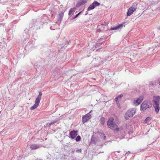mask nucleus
<instances>
[{
    "label": "nucleus",
    "mask_w": 160,
    "mask_h": 160,
    "mask_svg": "<svg viewBox=\"0 0 160 160\" xmlns=\"http://www.w3.org/2000/svg\"><path fill=\"white\" fill-rule=\"evenodd\" d=\"M98 141V139L97 138L94 136V135H92L91 138V143L93 144H95Z\"/></svg>",
    "instance_id": "nucleus-11"
},
{
    "label": "nucleus",
    "mask_w": 160,
    "mask_h": 160,
    "mask_svg": "<svg viewBox=\"0 0 160 160\" xmlns=\"http://www.w3.org/2000/svg\"><path fill=\"white\" fill-rule=\"evenodd\" d=\"M137 4H133L132 6L130 8H132L133 9L134 11H135L137 8Z\"/></svg>",
    "instance_id": "nucleus-21"
},
{
    "label": "nucleus",
    "mask_w": 160,
    "mask_h": 160,
    "mask_svg": "<svg viewBox=\"0 0 160 160\" xmlns=\"http://www.w3.org/2000/svg\"><path fill=\"white\" fill-rule=\"evenodd\" d=\"M98 133L101 137L103 138L104 140H106V137L103 133L99 132H98Z\"/></svg>",
    "instance_id": "nucleus-16"
},
{
    "label": "nucleus",
    "mask_w": 160,
    "mask_h": 160,
    "mask_svg": "<svg viewBox=\"0 0 160 160\" xmlns=\"http://www.w3.org/2000/svg\"><path fill=\"white\" fill-rule=\"evenodd\" d=\"M152 103L153 107L155 109V112L157 113L160 110L159 102L160 101V97L158 96H154L153 97Z\"/></svg>",
    "instance_id": "nucleus-1"
},
{
    "label": "nucleus",
    "mask_w": 160,
    "mask_h": 160,
    "mask_svg": "<svg viewBox=\"0 0 160 160\" xmlns=\"http://www.w3.org/2000/svg\"><path fill=\"white\" fill-rule=\"evenodd\" d=\"M116 127V129L115 128V129L114 130H116V131H119V128L118 127V126H117V127Z\"/></svg>",
    "instance_id": "nucleus-31"
},
{
    "label": "nucleus",
    "mask_w": 160,
    "mask_h": 160,
    "mask_svg": "<svg viewBox=\"0 0 160 160\" xmlns=\"http://www.w3.org/2000/svg\"><path fill=\"white\" fill-rule=\"evenodd\" d=\"M117 152H118L119 153V152H120V151H117Z\"/></svg>",
    "instance_id": "nucleus-42"
},
{
    "label": "nucleus",
    "mask_w": 160,
    "mask_h": 160,
    "mask_svg": "<svg viewBox=\"0 0 160 160\" xmlns=\"http://www.w3.org/2000/svg\"><path fill=\"white\" fill-rule=\"evenodd\" d=\"M152 107V104L151 101L148 100L144 101L141 105L140 110L142 111H145L147 108Z\"/></svg>",
    "instance_id": "nucleus-2"
},
{
    "label": "nucleus",
    "mask_w": 160,
    "mask_h": 160,
    "mask_svg": "<svg viewBox=\"0 0 160 160\" xmlns=\"http://www.w3.org/2000/svg\"><path fill=\"white\" fill-rule=\"evenodd\" d=\"M64 14V12L62 11L61 12L59 13L58 15V21H61L62 20V18H63Z\"/></svg>",
    "instance_id": "nucleus-12"
},
{
    "label": "nucleus",
    "mask_w": 160,
    "mask_h": 160,
    "mask_svg": "<svg viewBox=\"0 0 160 160\" xmlns=\"http://www.w3.org/2000/svg\"><path fill=\"white\" fill-rule=\"evenodd\" d=\"M88 10L86 12L85 14V15H87L88 14Z\"/></svg>",
    "instance_id": "nucleus-34"
},
{
    "label": "nucleus",
    "mask_w": 160,
    "mask_h": 160,
    "mask_svg": "<svg viewBox=\"0 0 160 160\" xmlns=\"http://www.w3.org/2000/svg\"><path fill=\"white\" fill-rule=\"evenodd\" d=\"M57 121H56V120H55V121H53L52 122L53 123H53H55L56 122H57Z\"/></svg>",
    "instance_id": "nucleus-36"
},
{
    "label": "nucleus",
    "mask_w": 160,
    "mask_h": 160,
    "mask_svg": "<svg viewBox=\"0 0 160 160\" xmlns=\"http://www.w3.org/2000/svg\"><path fill=\"white\" fill-rule=\"evenodd\" d=\"M135 11L132 8H130L128 11L127 12V16H129L131 15L134 11Z\"/></svg>",
    "instance_id": "nucleus-14"
},
{
    "label": "nucleus",
    "mask_w": 160,
    "mask_h": 160,
    "mask_svg": "<svg viewBox=\"0 0 160 160\" xmlns=\"http://www.w3.org/2000/svg\"><path fill=\"white\" fill-rule=\"evenodd\" d=\"M97 59L99 60H101V59L100 57H98V58H97Z\"/></svg>",
    "instance_id": "nucleus-39"
},
{
    "label": "nucleus",
    "mask_w": 160,
    "mask_h": 160,
    "mask_svg": "<svg viewBox=\"0 0 160 160\" xmlns=\"http://www.w3.org/2000/svg\"><path fill=\"white\" fill-rule=\"evenodd\" d=\"M127 153H130V151H128V152Z\"/></svg>",
    "instance_id": "nucleus-40"
},
{
    "label": "nucleus",
    "mask_w": 160,
    "mask_h": 160,
    "mask_svg": "<svg viewBox=\"0 0 160 160\" xmlns=\"http://www.w3.org/2000/svg\"><path fill=\"white\" fill-rule=\"evenodd\" d=\"M35 160H43L42 159H38L37 158Z\"/></svg>",
    "instance_id": "nucleus-38"
},
{
    "label": "nucleus",
    "mask_w": 160,
    "mask_h": 160,
    "mask_svg": "<svg viewBox=\"0 0 160 160\" xmlns=\"http://www.w3.org/2000/svg\"><path fill=\"white\" fill-rule=\"evenodd\" d=\"M100 28H101L100 27L99 28H98L97 29V32H102V30Z\"/></svg>",
    "instance_id": "nucleus-26"
},
{
    "label": "nucleus",
    "mask_w": 160,
    "mask_h": 160,
    "mask_svg": "<svg viewBox=\"0 0 160 160\" xmlns=\"http://www.w3.org/2000/svg\"><path fill=\"white\" fill-rule=\"evenodd\" d=\"M40 147V145L38 144H33L30 146V148L32 150L36 149Z\"/></svg>",
    "instance_id": "nucleus-13"
},
{
    "label": "nucleus",
    "mask_w": 160,
    "mask_h": 160,
    "mask_svg": "<svg viewBox=\"0 0 160 160\" xmlns=\"http://www.w3.org/2000/svg\"><path fill=\"white\" fill-rule=\"evenodd\" d=\"M123 95L122 94H120L118 97H117L118 98H120L123 97Z\"/></svg>",
    "instance_id": "nucleus-29"
},
{
    "label": "nucleus",
    "mask_w": 160,
    "mask_h": 160,
    "mask_svg": "<svg viewBox=\"0 0 160 160\" xmlns=\"http://www.w3.org/2000/svg\"><path fill=\"white\" fill-rule=\"evenodd\" d=\"M107 38H105L104 36H103L102 37H101L100 38V39H99V42H100L104 40V41Z\"/></svg>",
    "instance_id": "nucleus-25"
},
{
    "label": "nucleus",
    "mask_w": 160,
    "mask_h": 160,
    "mask_svg": "<svg viewBox=\"0 0 160 160\" xmlns=\"http://www.w3.org/2000/svg\"><path fill=\"white\" fill-rule=\"evenodd\" d=\"M123 26V25L122 24H121L111 28L110 29V30L111 31L116 30L120 28L121 27Z\"/></svg>",
    "instance_id": "nucleus-10"
},
{
    "label": "nucleus",
    "mask_w": 160,
    "mask_h": 160,
    "mask_svg": "<svg viewBox=\"0 0 160 160\" xmlns=\"http://www.w3.org/2000/svg\"><path fill=\"white\" fill-rule=\"evenodd\" d=\"M78 134V131L73 130L70 132L69 137L72 139H73L76 137Z\"/></svg>",
    "instance_id": "nucleus-8"
},
{
    "label": "nucleus",
    "mask_w": 160,
    "mask_h": 160,
    "mask_svg": "<svg viewBox=\"0 0 160 160\" xmlns=\"http://www.w3.org/2000/svg\"><path fill=\"white\" fill-rule=\"evenodd\" d=\"M81 137L80 136L78 135L76 138L75 140L77 142L80 141L81 140Z\"/></svg>",
    "instance_id": "nucleus-23"
},
{
    "label": "nucleus",
    "mask_w": 160,
    "mask_h": 160,
    "mask_svg": "<svg viewBox=\"0 0 160 160\" xmlns=\"http://www.w3.org/2000/svg\"><path fill=\"white\" fill-rule=\"evenodd\" d=\"M95 8V6L93 5V3H92V4L89 6L88 8V11H90L91 10Z\"/></svg>",
    "instance_id": "nucleus-19"
},
{
    "label": "nucleus",
    "mask_w": 160,
    "mask_h": 160,
    "mask_svg": "<svg viewBox=\"0 0 160 160\" xmlns=\"http://www.w3.org/2000/svg\"><path fill=\"white\" fill-rule=\"evenodd\" d=\"M102 63V61H101L100 62H99L98 63V64H101V63Z\"/></svg>",
    "instance_id": "nucleus-37"
},
{
    "label": "nucleus",
    "mask_w": 160,
    "mask_h": 160,
    "mask_svg": "<svg viewBox=\"0 0 160 160\" xmlns=\"http://www.w3.org/2000/svg\"><path fill=\"white\" fill-rule=\"evenodd\" d=\"M92 3L93 4V5L95 6V8L96 6H99L100 4V3L98 2L97 1H94Z\"/></svg>",
    "instance_id": "nucleus-22"
},
{
    "label": "nucleus",
    "mask_w": 160,
    "mask_h": 160,
    "mask_svg": "<svg viewBox=\"0 0 160 160\" xmlns=\"http://www.w3.org/2000/svg\"><path fill=\"white\" fill-rule=\"evenodd\" d=\"M102 42L101 43H100V45H101V44H102Z\"/></svg>",
    "instance_id": "nucleus-43"
},
{
    "label": "nucleus",
    "mask_w": 160,
    "mask_h": 160,
    "mask_svg": "<svg viewBox=\"0 0 160 160\" xmlns=\"http://www.w3.org/2000/svg\"><path fill=\"white\" fill-rule=\"evenodd\" d=\"M11 32H12V30L10 29H9L8 31V33L9 35L10 33H11L10 35V38L13 37V35L12 34Z\"/></svg>",
    "instance_id": "nucleus-24"
},
{
    "label": "nucleus",
    "mask_w": 160,
    "mask_h": 160,
    "mask_svg": "<svg viewBox=\"0 0 160 160\" xmlns=\"http://www.w3.org/2000/svg\"><path fill=\"white\" fill-rule=\"evenodd\" d=\"M76 10V8L75 7L70 8L68 13V15H71L73 12L74 13Z\"/></svg>",
    "instance_id": "nucleus-15"
},
{
    "label": "nucleus",
    "mask_w": 160,
    "mask_h": 160,
    "mask_svg": "<svg viewBox=\"0 0 160 160\" xmlns=\"http://www.w3.org/2000/svg\"><path fill=\"white\" fill-rule=\"evenodd\" d=\"M136 112L134 109H129L126 112V115L129 117H132L135 114Z\"/></svg>",
    "instance_id": "nucleus-6"
},
{
    "label": "nucleus",
    "mask_w": 160,
    "mask_h": 160,
    "mask_svg": "<svg viewBox=\"0 0 160 160\" xmlns=\"http://www.w3.org/2000/svg\"><path fill=\"white\" fill-rule=\"evenodd\" d=\"M87 0H80L78 2L76 7L79 8L87 3Z\"/></svg>",
    "instance_id": "nucleus-9"
},
{
    "label": "nucleus",
    "mask_w": 160,
    "mask_h": 160,
    "mask_svg": "<svg viewBox=\"0 0 160 160\" xmlns=\"http://www.w3.org/2000/svg\"><path fill=\"white\" fill-rule=\"evenodd\" d=\"M114 119L112 117L109 118L107 121V124L108 127L112 130H114L115 128L117 127V125L115 123H113Z\"/></svg>",
    "instance_id": "nucleus-4"
},
{
    "label": "nucleus",
    "mask_w": 160,
    "mask_h": 160,
    "mask_svg": "<svg viewBox=\"0 0 160 160\" xmlns=\"http://www.w3.org/2000/svg\"><path fill=\"white\" fill-rule=\"evenodd\" d=\"M50 29H51V27H50Z\"/></svg>",
    "instance_id": "nucleus-44"
},
{
    "label": "nucleus",
    "mask_w": 160,
    "mask_h": 160,
    "mask_svg": "<svg viewBox=\"0 0 160 160\" xmlns=\"http://www.w3.org/2000/svg\"><path fill=\"white\" fill-rule=\"evenodd\" d=\"M52 124H53V123L52 122L51 123H49V124L50 125H52Z\"/></svg>",
    "instance_id": "nucleus-35"
},
{
    "label": "nucleus",
    "mask_w": 160,
    "mask_h": 160,
    "mask_svg": "<svg viewBox=\"0 0 160 160\" xmlns=\"http://www.w3.org/2000/svg\"><path fill=\"white\" fill-rule=\"evenodd\" d=\"M105 118L104 117H102L100 118V124L102 126L105 123Z\"/></svg>",
    "instance_id": "nucleus-17"
},
{
    "label": "nucleus",
    "mask_w": 160,
    "mask_h": 160,
    "mask_svg": "<svg viewBox=\"0 0 160 160\" xmlns=\"http://www.w3.org/2000/svg\"><path fill=\"white\" fill-rule=\"evenodd\" d=\"M152 119L151 117H148L146 118V119L144 120V122L147 123L149 122Z\"/></svg>",
    "instance_id": "nucleus-18"
},
{
    "label": "nucleus",
    "mask_w": 160,
    "mask_h": 160,
    "mask_svg": "<svg viewBox=\"0 0 160 160\" xmlns=\"http://www.w3.org/2000/svg\"><path fill=\"white\" fill-rule=\"evenodd\" d=\"M91 112V111L82 117V122L83 123H84L87 122L91 118V115L90 114V113Z\"/></svg>",
    "instance_id": "nucleus-5"
},
{
    "label": "nucleus",
    "mask_w": 160,
    "mask_h": 160,
    "mask_svg": "<svg viewBox=\"0 0 160 160\" xmlns=\"http://www.w3.org/2000/svg\"><path fill=\"white\" fill-rule=\"evenodd\" d=\"M159 85H160V83H159Z\"/></svg>",
    "instance_id": "nucleus-45"
},
{
    "label": "nucleus",
    "mask_w": 160,
    "mask_h": 160,
    "mask_svg": "<svg viewBox=\"0 0 160 160\" xmlns=\"http://www.w3.org/2000/svg\"><path fill=\"white\" fill-rule=\"evenodd\" d=\"M104 26V24H102V25H98V28H99V27H101V28H102L103 29H104V28H105V27H104L103 26Z\"/></svg>",
    "instance_id": "nucleus-27"
},
{
    "label": "nucleus",
    "mask_w": 160,
    "mask_h": 160,
    "mask_svg": "<svg viewBox=\"0 0 160 160\" xmlns=\"http://www.w3.org/2000/svg\"><path fill=\"white\" fill-rule=\"evenodd\" d=\"M125 118L127 120L129 119V118L127 116H125Z\"/></svg>",
    "instance_id": "nucleus-33"
},
{
    "label": "nucleus",
    "mask_w": 160,
    "mask_h": 160,
    "mask_svg": "<svg viewBox=\"0 0 160 160\" xmlns=\"http://www.w3.org/2000/svg\"><path fill=\"white\" fill-rule=\"evenodd\" d=\"M82 12V11H81L79 12L78 14H76L75 16H74L73 17H70V19L71 20H73L77 18L80 14V13Z\"/></svg>",
    "instance_id": "nucleus-20"
},
{
    "label": "nucleus",
    "mask_w": 160,
    "mask_h": 160,
    "mask_svg": "<svg viewBox=\"0 0 160 160\" xmlns=\"http://www.w3.org/2000/svg\"><path fill=\"white\" fill-rule=\"evenodd\" d=\"M118 98L117 97H116V98H115V100H116V103H118Z\"/></svg>",
    "instance_id": "nucleus-30"
},
{
    "label": "nucleus",
    "mask_w": 160,
    "mask_h": 160,
    "mask_svg": "<svg viewBox=\"0 0 160 160\" xmlns=\"http://www.w3.org/2000/svg\"><path fill=\"white\" fill-rule=\"evenodd\" d=\"M143 98V96H141L138 98L136 100L133 101V103L137 106L142 101Z\"/></svg>",
    "instance_id": "nucleus-7"
},
{
    "label": "nucleus",
    "mask_w": 160,
    "mask_h": 160,
    "mask_svg": "<svg viewBox=\"0 0 160 160\" xmlns=\"http://www.w3.org/2000/svg\"><path fill=\"white\" fill-rule=\"evenodd\" d=\"M79 152L80 153L82 152V149H78L76 151V152Z\"/></svg>",
    "instance_id": "nucleus-28"
},
{
    "label": "nucleus",
    "mask_w": 160,
    "mask_h": 160,
    "mask_svg": "<svg viewBox=\"0 0 160 160\" xmlns=\"http://www.w3.org/2000/svg\"><path fill=\"white\" fill-rule=\"evenodd\" d=\"M69 44L68 42H66V44Z\"/></svg>",
    "instance_id": "nucleus-41"
},
{
    "label": "nucleus",
    "mask_w": 160,
    "mask_h": 160,
    "mask_svg": "<svg viewBox=\"0 0 160 160\" xmlns=\"http://www.w3.org/2000/svg\"><path fill=\"white\" fill-rule=\"evenodd\" d=\"M5 25V24L4 23H0V27H1L2 26H3V27L4 28V26Z\"/></svg>",
    "instance_id": "nucleus-32"
},
{
    "label": "nucleus",
    "mask_w": 160,
    "mask_h": 160,
    "mask_svg": "<svg viewBox=\"0 0 160 160\" xmlns=\"http://www.w3.org/2000/svg\"><path fill=\"white\" fill-rule=\"evenodd\" d=\"M42 95V93L41 92H39L38 95L35 99V104L30 108L31 110H33L38 107L40 103Z\"/></svg>",
    "instance_id": "nucleus-3"
}]
</instances>
